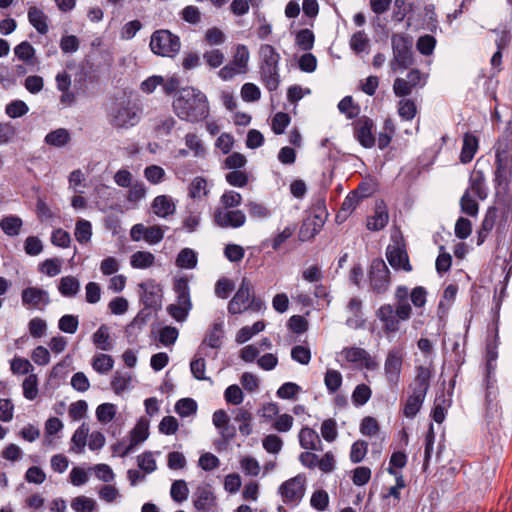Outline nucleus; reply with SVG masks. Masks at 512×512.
Here are the masks:
<instances>
[{
    "instance_id": "nucleus-1",
    "label": "nucleus",
    "mask_w": 512,
    "mask_h": 512,
    "mask_svg": "<svg viewBox=\"0 0 512 512\" xmlns=\"http://www.w3.org/2000/svg\"><path fill=\"white\" fill-rule=\"evenodd\" d=\"M172 107L181 120L191 123L200 122L209 115L207 97L200 90L193 87L180 89Z\"/></svg>"
},
{
    "instance_id": "nucleus-2",
    "label": "nucleus",
    "mask_w": 512,
    "mask_h": 512,
    "mask_svg": "<svg viewBox=\"0 0 512 512\" xmlns=\"http://www.w3.org/2000/svg\"><path fill=\"white\" fill-rule=\"evenodd\" d=\"M264 306L263 300L254 295V287L251 282L247 278H243L237 292L229 301L227 309L231 315H238L247 310L259 312Z\"/></svg>"
},
{
    "instance_id": "nucleus-3",
    "label": "nucleus",
    "mask_w": 512,
    "mask_h": 512,
    "mask_svg": "<svg viewBox=\"0 0 512 512\" xmlns=\"http://www.w3.org/2000/svg\"><path fill=\"white\" fill-rule=\"evenodd\" d=\"M375 315L382 323V329L385 334H395L400 330L401 322L411 318L412 307L383 304L376 310Z\"/></svg>"
},
{
    "instance_id": "nucleus-4",
    "label": "nucleus",
    "mask_w": 512,
    "mask_h": 512,
    "mask_svg": "<svg viewBox=\"0 0 512 512\" xmlns=\"http://www.w3.org/2000/svg\"><path fill=\"white\" fill-rule=\"evenodd\" d=\"M141 108L130 101L115 104L109 112V123L117 129H128L140 121Z\"/></svg>"
},
{
    "instance_id": "nucleus-5",
    "label": "nucleus",
    "mask_w": 512,
    "mask_h": 512,
    "mask_svg": "<svg viewBox=\"0 0 512 512\" xmlns=\"http://www.w3.org/2000/svg\"><path fill=\"white\" fill-rule=\"evenodd\" d=\"M393 51L392 65L396 64L401 69H406L414 63L413 38L404 33H396L391 37Z\"/></svg>"
},
{
    "instance_id": "nucleus-6",
    "label": "nucleus",
    "mask_w": 512,
    "mask_h": 512,
    "mask_svg": "<svg viewBox=\"0 0 512 512\" xmlns=\"http://www.w3.org/2000/svg\"><path fill=\"white\" fill-rule=\"evenodd\" d=\"M180 47L179 37L169 30H157L151 36L150 48L156 55L173 57L179 52Z\"/></svg>"
},
{
    "instance_id": "nucleus-7",
    "label": "nucleus",
    "mask_w": 512,
    "mask_h": 512,
    "mask_svg": "<svg viewBox=\"0 0 512 512\" xmlns=\"http://www.w3.org/2000/svg\"><path fill=\"white\" fill-rule=\"evenodd\" d=\"M370 290L376 295L385 294L390 286V270L382 258L372 260L369 271Z\"/></svg>"
},
{
    "instance_id": "nucleus-8",
    "label": "nucleus",
    "mask_w": 512,
    "mask_h": 512,
    "mask_svg": "<svg viewBox=\"0 0 512 512\" xmlns=\"http://www.w3.org/2000/svg\"><path fill=\"white\" fill-rule=\"evenodd\" d=\"M402 364V350L397 348L389 350L384 364V372L386 380L391 388L398 385L400 374L402 371Z\"/></svg>"
},
{
    "instance_id": "nucleus-9",
    "label": "nucleus",
    "mask_w": 512,
    "mask_h": 512,
    "mask_svg": "<svg viewBox=\"0 0 512 512\" xmlns=\"http://www.w3.org/2000/svg\"><path fill=\"white\" fill-rule=\"evenodd\" d=\"M354 136L364 148H372L375 145L374 122L367 116L358 118L354 123Z\"/></svg>"
},
{
    "instance_id": "nucleus-10",
    "label": "nucleus",
    "mask_w": 512,
    "mask_h": 512,
    "mask_svg": "<svg viewBox=\"0 0 512 512\" xmlns=\"http://www.w3.org/2000/svg\"><path fill=\"white\" fill-rule=\"evenodd\" d=\"M305 479L298 475L285 481L279 488V492L285 503L298 502L305 492Z\"/></svg>"
},
{
    "instance_id": "nucleus-11",
    "label": "nucleus",
    "mask_w": 512,
    "mask_h": 512,
    "mask_svg": "<svg viewBox=\"0 0 512 512\" xmlns=\"http://www.w3.org/2000/svg\"><path fill=\"white\" fill-rule=\"evenodd\" d=\"M386 257L389 264L394 269H402L406 272L412 271L405 244L397 242L394 245H388L386 248Z\"/></svg>"
},
{
    "instance_id": "nucleus-12",
    "label": "nucleus",
    "mask_w": 512,
    "mask_h": 512,
    "mask_svg": "<svg viewBox=\"0 0 512 512\" xmlns=\"http://www.w3.org/2000/svg\"><path fill=\"white\" fill-rule=\"evenodd\" d=\"M245 221L246 216L241 210L225 211L217 208L214 211V223L221 228H239Z\"/></svg>"
},
{
    "instance_id": "nucleus-13",
    "label": "nucleus",
    "mask_w": 512,
    "mask_h": 512,
    "mask_svg": "<svg viewBox=\"0 0 512 512\" xmlns=\"http://www.w3.org/2000/svg\"><path fill=\"white\" fill-rule=\"evenodd\" d=\"M495 166V187L507 192L512 181V160L495 159Z\"/></svg>"
},
{
    "instance_id": "nucleus-14",
    "label": "nucleus",
    "mask_w": 512,
    "mask_h": 512,
    "mask_svg": "<svg viewBox=\"0 0 512 512\" xmlns=\"http://www.w3.org/2000/svg\"><path fill=\"white\" fill-rule=\"evenodd\" d=\"M345 359L348 362L361 365L368 370L377 368L378 363L371 357V355L363 348L350 347L343 350Z\"/></svg>"
},
{
    "instance_id": "nucleus-15",
    "label": "nucleus",
    "mask_w": 512,
    "mask_h": 512,
    "mask_svg": "<svg viewBox=\"0 0 512 512\" xmlns=\"http://www.w3.org/2000/svg\"><path fill=\"white\" fill-rule=\"evenodd\" d=\"M494 148L495 159L512 160V121L507 123L505 131L497 140Z\"/></svg>"
},
{
    "instance_id": "nucleus-16",
    "label": "nucleus",
    "mask_w": 512,
    "mask_h": 512,
    "mask_svg": "<svg viewBox=\"0 0 512 512\" xmlns=\"http://www.w3.org/2000/svg\"><path fill=\"white\" fill-rule=\"evenodd\" d=\"M224 337L223 322H215L206 333L202 343L199 346V354L207 347L219 349L222 346V339Z\"/></svg>"
},
{
    "instance_id": "nucleus-17",
    "label": "nucleus",
    "mask_w": 512,
    "mask_h": 512,
    "mask_svg": "<svg viewBox=\"0 0 512 512\" xmlns=\"http://www.w3.org/2000/svg\"><path fill=\"white\" fill-rule=\"evenodd\" d=\"M389 221L387 206L383 200L376 202L374 215L367 219L366 227L370 231H379L386 227Z\"/></svg>"
},
{
    "instance_id": "nucleus-18",
    "label": "nucleus",
    "mask_w": 512,
    "mask_h": 512,
    "mask_svg": "<svg viewBox=\"0 0 512 512\" xmlns=\"http://www.w3.org/2000/svg\"><path fill=\"white\" fill-rule=\"evenodd\" d=\"M21 299L23 305H30L39 308V304L48 305L50 303L48 292L38 287H28L22 290Z\"/></svg>"
},
{
    "instance_id": "nucleus-19",
    "label": "nucleus",
    "mask_w": 512,
    "mask_h": 512,
    "mask_svg": "<svg viewBox=\"0 0 512 512\" xmlns=\"http://www.w3.org/2000/svg\"><path fill=\"white\" fill-rule=\"evenodd\" d=\"M149 423L145 419H140L130 432V444L120 453V457L127 456L133 448L139 443L145 441L149 436Z\"/></svg>"
},
{
    "instance_id": "nucleus-20",
    "label": "nucleus",
    "mask_w": 512,
    "mask_h": 512,
    "mask_svg": "<svg viewBox=\"0 0 512 512\" xmlns=\"http://www.w3.org/2000/svg\"><path fill=\"white\" fill-rule=\"evenodd\" d=\"M431 376L432 373L428 367L418 366L416 368V375L413 379V382L409 385V389L412 390V393L426 396L430 388Z\"/></svg>"
},
{
    "instance_id": "nucleus-21",
    "label": "nucleus",
    "mask_w": 512,
    "mask_h": 512,
    "mask_svg": "<svg viewBox=\"0 0 512 512\" xmlns=\"http://www.w3.org/2000/svg\"><path fill=\"white\" fill-rule=\"evenodd\" d=\"M139 287L144 290L141 301L145 309L159 310L162 304V294L159 286L151 285L150 289H147L145 284L141 283Z\"/></svg>"
},
{
    "instance_id": "nucleus-22",
    "label": "nucleus",
    "mask_w": 512,
    "mask_h": 512,
    "mask_svg": "<svg viewBox=\"0 0 512 512\" xmlns=\"http://www.w3.org/2000/svg\"><path fill=\"white\" fill-rule=\"evenodd\" d=\"M478 146V138L472 133H465L463 137V146L460 153V161L464 164L471 162L478 150Z\"/></svg>"
},
{
    "instance_id": "nucleus-23",
    "label": "nucleus",
    "mask_w": 512,
    "mask_h": 512,
    "mask_svg": "<svg viewBox=\"0 0 512 512\" xmlns=\"http://www.w3.org/2000/svg\"><path fill=\"white\" fill-rule=\"evenodd\" d=\"M173 290L176 294L177 304L186 306L192 309V302L190 298L189 281L187 277H180L175 279Z\"/></svg>"
},
{
    "instance_id": "nucleus-24",
    "label": "nucleus",
    "mask_w": 512,
    "mask_h": 512,
    "mask_svg": "<svg viewBox=\"0 0 512 512\" xmlns=\"http://www.w3.org/2000/svg\"><path fill=\"white\" fill-rule=\"evenodd\" d=\"M28 20L39 34L45 35L48 32V16L36 6L28 9Z\"/></svg>"
},
{
    "instance_id": "nucleus-25",
    "label": "nucleus",
    "mask_w": 512,
    "mask_h": 512,
    "mask_svg": "<svg viewBox=\"0 0 512 512\" xmlns=\"http://www.w3.org/2000/svg\"><path fill=\"white\" fill-rule=\"evenodd\" d=\"M152 209L157 216L166 218L167 216L174 214L176 207L168 196L160 195L154 198L152 202Z\"/></svg>"
},
{
    "instance_id": "nucleus-26",
    "label": "nucleus",
    "mask_w": 512,
    "mask_h": 512,
    "mask_svg": "<svg viewBox=\"0 0 512 512\" xmlns=\"http://www.w3.org/2000/svg\"><path fill=\"white\" fill-rule=\"evenodd\" d=\"M194 499V507L199 511H208L214 505L213 493L206 487H198Z\"/></svg>"
},
{
    "instance_id": "nucleus-27",
    "label": "nucleus",
    "mask_w": 512,
    "mask_h": 512,
    "mask_svg": "<svg viewBox=\"0 0 512 512\" xmlns=\"http://www.w3.org/2000/svg\"><path fill=\"white\" fill-rule=\"evenodd\" d=\"M261 80L269 91H275L280 84L278 67H260Z\"/></svg>"
},
{
    "instance_id": "nucleus-28",
    "label": "nucleus",
    "mask_w": 512,
    "mask_h": 512,
    "mask_svg": "<svg viewBox=\"0 0 512 512\" xmlns=\"http://www.w3.org/2000/svg\"><path fill=\"white\" fill-rule=\"evenodd\" d=\"M425 397L426 396L420 394L411 393L404 403L403 415L406 418L413 419L420 411Z\"/></svg>"
},
{
    "instance_id": "nucleus-29",
    "label": "nucleus",
    "mask_w": 512,
    "mask_h": 512,
    "mask_svg": "<svg viewBox=\"0 0 512 512\" xmlns=\"http://www.w3.org/2000/svg\"><path fill=\"white\" fill-rule=\"evenodd\" d=\"M259 54L261 57L260 67H278L280 55L272 45H261Z\"/></svg>"
},
{
    "instance_id": "nucleus-30",
    "label": "nucleus",
    "mask_w": 512,
    "mask_h": 512,
    "mask_svg": "<svg viewBox=\"0 0 512 512\" xmlns=\"http://www.w3.org/2000/svg\"><path fill=\"white\" fill-rule=\"evenodd\" d=\"M299 442L301 447L306 450H316L317 444H320L321 440L316 431L309 427H304L299 433Z\"/></svg>"
},
{
    "instance_id": "nucleus-31",
    "label": "nucleus",
    "mask_w": 512,
    "mask_h": 512,
    "mask_svg": "<svg viewBox=\"0 0 512 512\" xmlns=\"http://www.w3.org/2000/svg\"><path fill=\"white\" fill-rule=\"evenodd\" d=\"M88 435L89 426L86 423H82L71 438V450L75 453H82L84 451Z\"/></svg>"
},
{
    "instance_id": "nucleus-32",
    "label": "nucleus",
    "mask_w": 512,
    "mask_h": 512,
    "mask_svg": "<svg viewBox=\"0 0 512 512\" xmlns=\"http://www.w3.org/2000/svg\"><path fill=\"white\" fill-rule=\"evenodd\" d=\"M197 254L190 248H183L177 255L175 264L182 269H193L197 266Z\"/></svg>"
},
{
    "instance_id": "nucleus-33",
    "label": "nucleus",
    "mask_w": 512,
    "mask_h": 512,
    "mask_svg": "<svg viewBox=\"0 0 512 512\" xmlns=\"http://www.w3.org/2000/svg\"><path fill=\"white\" fill-rule=\"evenodd\" d=\"M23 225L22 219L18 216H5L0 220V228L8 236H17Z\"/></svg>"
},
{
    "instance_id": "nucleus-34",
    "label": "nucleus",
    "mask_w": 512,
    "mask_h": 512,
    "mask_svg": "<svg viewBox=\"0 0 512 512\" xmlns=\"http://www.w3.org/2000/svg\"><path fill=\"white\" fill-rule=\"evenodd\" d=\"M208 354L204 351H202L199 354V350L197 351L196 355L192 359L190 363V370L192 375L197 380H208L209 378L205 376V370H206V361L204 356H207Z\"/></svg>"
},
{
    "instance_id": "nucleus-35",
    "label": "nucleus",
    "mask_w": 512,
    "mask_h": 512,
    "mask_svg": "<svg viewBox=\"0 0 512 512\" xmlns=\"http://www.w3.org/2000/svg\"><path fill=\"white\" fill-rule=\"evenodd\" d=\"M70 133L67 129L58 128L45 136V142L55 147H63L70 141Z\"/></svg>"
},
{
    "instance_id": "nucleus-36",
    "label": "nucleus",
    "mask_w": 512,
    "mask_h": 512,
    "mask_svg": "<svg viewBox=\"0 0 512 512\" xmlns=\"http://www.w3.org/2000/svg\"><path fill=\"white\" fill-rule=\"evenodd\" d=\"M79 288V281L73 276L62 277L58 286L59 292L65 297L75 296Z\"/></svg>"
},
{
    "instance_id": "nucleus-37",
    "label": "nucleus",
    "mask_w": 512,
    "mask_h": 512,
    "mask_svg": "<svg viewBox=\"0 0 512 512\" xmlns=\"http://www.w3.org/2000/svg\"><path fill=\"white\" fill-rule=\"evenodd\" d=\"M253 419L252 413L244 408L237 410L235 421L239 422V431L243 436H248L252 433L251 421Z\"/></svg>"
},
{
    "instance_id": "nucleus-38",
    "label": "nucleus",
    "mask_w": 512,
    "mask_h": 512,
    "mask_svg": "<svg viewBox=\"0 0 512 512\" xmlns=\"http://www.w3.org/2000/svg\"><path fill=\"white\" fill-rule=\"evenodd\" d=\"M93 342L99 349L103 351H110L112 349L109 330L106 325H101L93 334Z\"/></svg>"
},
{
    "instance_id": "nucleus-39",
    "label": "nucleus",
    "mask_w": 512,
    "mask_h": 512,
    "mask_svg": "<svg viewBox=\"0 0 512 512\" xmlns=\"http://www.w3.org/2000/svg\"><path fill=\"white\" fill-rule=\"evenodd\" d=\"M155 257L151 252L137 251L131 256V266L133 268L145 269L154 264Z\"/></svg>"
},
{
    "instance_id": "nucleus-40",
    "label": "nucleus",
    "mask_w": 512,
    "mask_h": 512,
    "mask_svg": "<svg viewBox=\"0 0 512 512\" xmlns=\"http://www.w3.org/2000/svg\"><path fill=\"white\" fill-rule=\"evenodd\" d=\"M484 182L485 178L482 171H477L470 177V187L468 189L470 193L472 192L475 196L482 200L487 196L484 188Z\"/></svg>"
},
{
    "instance_id": "nucleus-41",
    "label": "nucleus",
    "mask_w": 512,
    "mask_h": 512,
    "mask_svg": "<svg viewBox=\"0 0 512 512\" xmlns=\"http://www.w3.org/2000/svg\"><path fill=\"white\" fill-rule=\"evenodd\" d=\"M75 238L81 244H86L90 241L92 236V226L87 220L80 219L76 222Z\"/></svg>"
},
{
    "instance_id": "nucleus-42",
    "label": "nucleus",
    "mask_w": 512,
    "mask_h": 512,
    "mask_svg": "<svg viewBox=\"0 0 512 512\" xmlns=\"http://www.w3.org/2000/svg\"><path fill=\"white\" fill-rule=\"evenodd\" d=\"M342 374L338 370L328 369L324 376L325 386L330 394H334L342 385Z\"/></svg>"
},
{
    "instance_id": "nucleus-43",
    "label": "nucleus",
    "mask_w": 512,
    "mask_h": 512,
    "mask_svg": "<svg viewBox=\"0 0 512 512\" xmlns=\"http://www.w3.org/2000/svg\"><path fill=\"white\" fill-rule=\"evenodd\" d=\"M338 109L345 114L348 119L356 118L360 113V106L355 104L351 96H345L338 104Z\"/></svg>"
},
{
    "instance_id": "nucleus-44",
    "label": "nucleus",
    "mask_w": 512,
    "mask_h": 512,
    "mask_svg": "<svg viewBox=\"0 0 512 512\" xmlns=\"http://www.w3.org/2000/svg\"><path fill=\"white\" fill-rule=\"evenodd\" d=\"M314 40V33L308 28L298 31L295 37L296 44L304 51H309L313 48Z\"/></svg>"
},
{
    "instance_id": "nucleus-45",
    "label": "nucleus",
    "mask_w": 512,
    "mask_h": 512,
    "mask_svg": "<svg viewBox=\"0 0 512 512\" xmlns=\"http://www.w3.org/2000/svg\"><path fill=\"white\" fill-rule=\"evenodd\" d=\"M248 61H249L248 48L243 44H239L236 47V52H235V55H234V58H233V61L231 62V64H234V66L237 67L240 70V72L245 73L247 70Z\"/></svg>"
},
{
    "instance_id": "nucleus-46",
    "label": "nucleus",
    "mask_w": 512,
    "mask_h": 512,
    "mask_svg": "<svg viewBox=\"0 0 512 512\" xmlns=\"http://www.w3.org/2000/svg\"><path fill=\"white\" fill-rule=\"evenodd\" d=\"M14 53L19 60L30 64L35 56V49L28 41H23L14 48Z\"/></svg>"
},
{
    "instance_id": "nucleus-47",
    "label": "nucleus",
    "mask_w": 512,
    "mask_h": 512,
    "mask_svg": "<svg viewBox=\"0 0 512 512\" xmlns=\"http://www.w3.org/2000/svg\"><path fill=\"white\" fill-rule=\"evenodd\" d=\"M372 391L366 384H359L352 393V402L355 406H363L371 398Z\"/></svg>"
},
{
    "instance_id": "nucleus-48",
    "label": "nucleus",
    "mask_w": 512,
    "mask_h": 512,
    "mask_svg": "<svg viewBox=\"0 0 512 512\" xmlns=\"http://www.w3.org/2000/svg\"><path fill=\"white\" fill-rule=\"evenodd\" d=\"M23 395L28 400H34L38 395V377L36 374L27 376L23 383Z\"/></svg>"
},
{
    "instance_id": "nucleus-49",
    "label": "nucleus",
    "mask_w": 512,
    "mask_h": 512,
    "mask_svg": "<svg viewBox=\"0 0 512 512\" xmlns=\"http://www.w3.org/2000/svg\"><path fill=\"white\" fill-rule=\"evenodd\" d=\"M189 489L184 480H175L171 485L170 495L171 498L177 502L181 503L188 498Z\"/></svg>"
},
{
    "instance_id": "nucleus-50",
    "label": "nucleus",
    "mask_w": 512,
    "mask_h": 512,
    "mask_svg": "<svg viewBox=\"0 0 512 512\" xmlns=\"http://www.w3.org/2000/svg\"><path fill=\"white\" fill-rule=\"evenodd\" d=\"M71 507L76 512H93L96 509V501L86 496H77L71 501Z\"/></svg>"
},
{
    "instance_id": "nucleus-51",
    "label": "nucleus",
    "mask_w": 512,
    "mask_h": 512,
    "mask_svg": "<svg viewBox=\"0 0 512 512\" xmlns=\"http://www.w3.org/2000/svg\"><path fill=\"white\" fill-rule=\"evenodd\" d=\"M175 411L181 417H188L197 411V403L192 398H182L175 404Z\"/></svg>"
},
{
    "instance_id": "nucleus-52",
    "label": "nucleus",
    "mask_w": 512,
    "mask_h": 512,
    "mask_svg": "<svg viewBox=\"0 0 512 512\" xmlns=\"http://www.w3.org/2000/svg\"><path fill=\"white\" fill-rule=\"evenodd\" d=\"M461 211L469 216H476L479 210L477 201L471 196L470 191L466 190L460 199Z\"/></svg>"
},
{
    "instance_id": "nucleus-53",
    "label": "nucleus",
    "mask_w": 512,
    "mask_h": 512,
    "mask_svg": "<svg viewBox=\"0 0 512 512\" xmlns=\"http://www.w3.org/2000/svg\"><path fill=\"white\" fill-rule=\"evenodd\" d=\"M114 360L110 355L98 354L94 356L92 367L98 373H107L113 368Z\"/></svg>"
},
{
    "instance_id": "nucleus-54",
    "label": "nucleus",
    "mask_w": 512,
    "mask_h": 512,
    "mask_svg": "<svg viewBox=\"0 0 512 512\" xmlns=\"http://www.w3.org/2000/svg\"><path fill=\"white\" fill-rule=\"evenodd\" d=\"M368 452V443L364 440L355 441L350 450V460L352 463H360Z\"/></svg>"
},
{
    "instance_id": "nucleus-55",
    "label": "nucleus",
    "mask_w": 512,
    "mask_h": 512,
    "mask_svg": "<svg viewBox=\"0 0 512 512\" xmlns=\"http://www.w3.org/2000/svg\"><path fill=\"white\" fill-rule=\"evenodd\" d=\"M436 46V39L434 36L426 34L420 36L417 40V50L425 56H429L433 53Z\"/></svg>"
},
{
    "instance_id": "nucleus-56",
    "label": "nucleus",
    "mask_w": 512,
    "mask_h": 512,
    "mask_svg": "<svg viewBox=\"0 0 512 512\" xmlns=\"http://www.w3.org/2000/svg\"><path fill=\"white\" fill-rule=\"evenodd\" d=\"M116 415V406L111 403H103L96 409V417L101 423H108L113 420Z\"/></svg>"
},
{
    "instance_id": "nucleus-57",
    "label": "nucleus",
    "mask_w": 512,
    "mask_h": 512,
    "mask_svg": "<svg viewBox=\"0 0 512 512\" xmlns=\"http://www.w3.org/2000/svg\"><path fill=\"white\" fill-rule=\"evenodd\" d=\"M445 402L446 398L444 392H442L441 395L436 396L431 416L433 420L438 424H441L445 419Z\"/></svg>"
},
{
    "instance_id": "nucleus-58",
    "label": "nucleus",
    "mask_w": 512,
    "mask_h": 512,
    "mask_svg": "<svg viewBox=\"0 0 512 512\" xmlns=\"http://www.w3.org/2000/svg\"><path fill=\"white\" fill-rule=\"evenodd\" d=\"M29 111L27 104L22 100H13L6 105L5 112L11 118H18Z\"/></svg>"
},
{
    "instance_id": "nucleus-59",
    "label": "nucleus",
    "mask_w": 512,
    "mask_h": 512,
    "mask_svg": "<svg viewBox=\"0 0 512 512\" xmlns=\"http://www.w3.org/2000/svg\"><path fill=\"white\" fill-rule=\"evenodd\" d=\"M417 109L413 100L403 99L399 102L398 113L404 120H412L416 115Z\"/></svg>"
},
{
    "instance_id": "nucleus-60",
    "label": "nucleus",
    "mask_w": 512,
    "mask_h": 512,
    "mask_svg": "<svg viewBox=\"0 0 512 512\" xmlns=\"http://www.w3.org/2000/svg\"><path fill=\"white\" fill-rule=\"evenodd\" d=\"M131 381V376L129 374H122L121 372H115L112 381L111 388L116 394H121L127 387Z\"/></svg>"
},
{
    "instance_id": "nucleus-61",
    "label": "nucleus",
    "mask_w": 512,
    "mask_h": 512,
    "mask_svg": "<svg viewBox=\"0 0 512 512\" xmlns=\"http://www.w3.org/2000/svg\"><path fill=\"white\" fill-rule=\"evenodd\" d=\"M262 444L268 453L277 454L282 449L283 441L279 436L270 434L263 438Z\"/></svg>"
},
{
    "instance_id": "nucleus-62",
    "label": "nucleus",
    "mask_w": 512,
    "mask_h": 512,
    "mask_svg": "<svg viewBox=\"0 0 512 512\" xmlns=\"http://www.w3.org/2000/svg\"><path fill=\"white\" fill-rule=\"evenodd\" d=\"M235 285L232 280L228 278H220L215 285V294L221 299H226L234 290Z\"/></svg>"
},
{
    "instance_id": "nucleus-63",
    "label": "nucleus",
    "mask_w": 512,
    "mask_h": 512,
    "mask_svg": "<svg viewBox=\"0 0 512 512\" xmlns=\"http://www.w3.org/2000/svg\"><path fill=\"white\" fill-rule=\"evenodd\" d=\"M289 123H290V116L287 113L278 112L274 115V117L272 119V124H271L272 131L275 134L280 135V134L284 133V131H285L286 127L289 125Z\"/></svg>"
},
{
    "instance_id": "nucleus-64",
    "label": "nucleus",
    "mask_w": 512,
    "mask_h": 512,
    "mask_svg": "<svg viewBox=\"0 0 512 512\" xmlns=\"http://www.w3.org/2000/svg\"><path fill=\"white\" fill-rule=\"evenodd\" d=\"M311 506L318 511H324L329 504V496L325 490L315 491L310 500Z\"/></svg>"
}]
</instances>
